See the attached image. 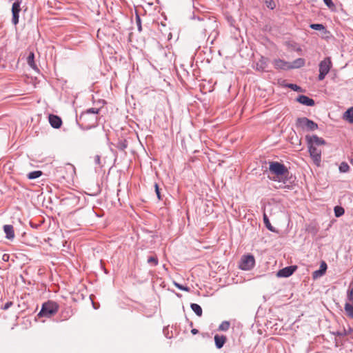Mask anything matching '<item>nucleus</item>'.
Masks as SVG:
<instances>
[{
    "mask_svg": "<svg viewBox=\"0 0 353 353\" xmlns=\"http://www.w3.org/2000/svg\"><path fill=\"white\" fill-rule=\"evenodd\" d=\"M72 315V312L70 309L65 310L61 312V317L63 320L68 319Z\"/></svg>",
    "mask_w": 353,
    "mask_h": 353,
    "instance_id": "nucleus-30",
    "label": "nucleus"
},
{
    "mask_svg": "<svg viewBox=\"0 0 353 353\" xmlns=\"http://www.w3.org/2000/svg\"><path fill=\"white\" fill-rule=\"evenodd\" d=\"M99 111V108H91L82 112L77 120L79 127L83 130H88L97 126Z\"/></svg>",
    "mask_w": 353,
    "mask_h": 353,
    "instance_id": "nucleus-1",
    "label": "nucleus"
},
{
    "mask_svg": "<svg viewBox=\"0 0 353 353\" xmlns=\"http://www.w3.org/2000/svg\"><path fill=\"white\" fill-rule=\"evenodd\" d=\"M296 101L300 103L307 106H314L315 104L314 100L305 95H299L296 98Z\"/></svg>",
    "mask_w": 353,
    "mask_h": 353,
    "instance_id": "nucleus-15",
    "label": "nucleus"
},
{
    "mask_svg": "<svg viewBox=\"0 0 353 353\" xmlns=\"http://www.w3.org/2000/svg\"><path fill=\"white\" fill-rule=\"evenodd\" d=\"M6 258H7V259H8V255H6V254H4V255L3 256V260H6Z\"/></svg>",
    "mask_w": 353,
    "mask_h": 353,
    "instance_id": "nucleus-43",
    "label": "nucleus"
},
{
    "mask_svg": "<svg viewBox=\"0 0 353 353\" xmlns=\"http://www.w3.org/2000/svg\"><path fill=\"white\" fill-rule=\"evenodd\" d=\"M269 170L271 173L276 175V176L270 178L271 180L276 181H278L276 178L279 176H284L285 179L283 180V182L285 183L289 174L288 169L285 165L278 161H272L270 162Z\"/></svg>",
    "mask_w": 353,
    "mask_h": 353,
    "instance_id": "nucleus-3",
    "label": "nucleus"
},
{
    "mask_svg": "<svg viewBox=\"0 0 353 353\" xmlns=\"http://www.w3.org/2000/svg\"><path fill=\"white\" fill-rule=\"evenodd\" d=\"M174 285L179 290H181L185 291V292H189L190 291V288L188 287H187V286H184V285H181V284L177 283H174Z\"/></svg>",
    "mask_w": 353,
    "mask_h": 353,
    "instance_id": "nucleus-36",
    "label": "nucleus"
},
{
    "mask_svg": "<svg viewBox=\"0 0 353 353\" xmlns=\"http://www.w3.org/2000/svg\"><path fill=\"white\" fill-rule=\"evenodd\" d=\"M58 310L59 305L56 302L48 301L43 303L38 316L49 318L56 314Z\"/></svg>",
    "mask_w": 353,
    "mask_h": 353,
    "instance_id": "nucleus-4",
    "label": "nucleus"
},
{
    "mask_svg": "<svg viewBox=\"0 0 353 353\" xmlns=\"http://www.w3.org/2000/svg\"><path fill=\"white\" fill-rule=\"evenodd\" d=\"M350 163L353 165V158L350 160Z\"/></svg>",
    "mask_w": 353,
    "mask_h": 353,
    "instance_id": "nucleus-44",
    "label": "nucleus"
},
{
    "mask_svg": "<svg viewBox=\"0 0 353 353\" xmlns=\"http://www.w3.org/2000/svg\"><path fill=\"white\" fill-rule=\"evenodd\" d=\"M305 61L303 58H298L290 63V69L301 68L305 65Z\"/></svg>",
    "mask_w": 353,
    "mask_h": 353,
    "instance_id": "nucleus-19",
    "label": "nucleus"
},
{
    "mask_svg": "<svg viewBox=\"0 0 353 353\" xmlns=\"http://www.w3.org/2000/svg\"><path fill=\"white\" fill-rule=\"evenodd\" d=\"M297 128L303 130L314 131L318 129V124L307 117H299L296 121Z\"/></svg>",
    "mask_w": 353,
    "mask_h": 353,
    "instance_id": "nucleus-6",
    "label": "nucleus"
},
{
    "mask_svg": "<svg viewBox=\"0 0 353 353\" xmlns=\"http://www.w3.org/2000/svg\"><path fill=\"white\" fill-rule=\"evenodd\" d=\"M3 230L8 239L12 240L14 238V228L12 225H5Z\"/></svg>",
    "mask_w": 353,
    "mask_h": 353,
    "instance_id": "nucleus-17",
    "label": "nucleus"
},
{
    "mask_svg": "<svg viewBox=\"0 0 353 353\" xmlns=\"http://www.w3.org/2000/svg\"><path fill=\"white\" fill-rule=\"evenodd\" d=\"M343 119L349 123H353V106L348 108L343 114Z\"/></svg>",
    "mask_w": 353,
    "mask_h": 353,
    "instance_id": "nucleus-18",
    "label": "nucleus"
},
{
    "mask_svg": "<svg viewBox=\"0 0 353 353\" xmlns=\"http://www.w3.org/2000/svg\"><path fill=\"white\" fill-rule=\"evenodd\" d=\"M230 327V323L228 321H223L219 326L218 330L226 332L229 330Z\"/></svg>",
    "mask_w": 353,
    "mask_h": 353,
    "instance_id": "nucleus-24",
    "label": "nucleus"
},
{
    "mask_svg": "<svg viewBox=\"0 0 353 353\" xmlns=\"http://www.w3.org/2000/svg\"><path fill=\"white\" fill-rule=\"evenodd\" d=\"M266 62L263 60V58H262L261 60H259L257 63H256V70H260V71H263L265 70V68H266Z\"/></svg>",
    "mask_w": 353,
    "mask_h": 353,
    "instance_id": "nucleus-26",
    "label": "nucleus"
},
{
    "mask_svg": "<svg viewBox=\"0 0 353 353\" xmlns=\"http://www.w3.org/2000/svg\"><path fill=\"white\" fill-rule=\"evenodd\" d=\"M263 222L265 223V227L270 231H272V232H274L275 231L274 227L271 225V223L270 222V220H269L268 216L265 214H263Z\"/></svg>",
    "mask_w": 353,
    "mask_h": 353,
    "instance_id": "nucleus-25",
    "label": "nucleus"
},
{
    "mask_svg": "<svg viewBox=\"0 0 353 353\" xmlns=\"http://www.w3.org/2000/svg\"><path fill=\"white\" fill-rule=\"evenodd\" d=\"M323 2L329 8H333L334 7L332 0H323Z\"/></svg>",
    "mask_w": 353,
    "mask_h": 353,
    "instance_id": "nucleus-38",
    "label": "nucleus"
},
{
    "mask_svg": "<svg viewBox=\"0 0 353 353\" xmlns=\"http://www.w3.org/2000/svg\"><path fill=\"white\" fill-rule=\"evenodd\" d=\"M199 23V28H201L205 37L209 34L208 39H211V43H213L217 37L219 32L217 31L218 23L214 18L204 17L201 19L198 18Z\"/></svg>",
    "mask_w": 353,
    "mask_h": 353,
    "instance_id": "nucleus-2",
    "label": "nucleus"
},
{
    "mask_svg": "<svg viewBox=\"0 0 353 353\" xmlns=\"http://www.w3.org/2000/svg\"><path fill=\"white\" fill-rule=\"evenodd\" d=\"M332 67V63L331 58L327 57L320 61L319 64V74L318 76L319 81H323L326 75L329 73L330 69Z\"/></svg>",
    "mask_w": 353,
    "mask_h": 353,
    "instance_id": "nucleus-5",
    "label": "nucleus"
},
{
    "mask_svg": "<svg viewBox=\"0 0 353 353\" xmlns=\"http://www.w3.org/2000/svg\"><path fill=\"white\" fill-rule=\"evenodd\" d=\"M334 214L336 217H340L345 213V210L343 207L336 206L334 207Z\"/></svg>",
    "mask_w": 353,
    "mask_h": 353,
    "instance_id": "nucleus-27",
    "label": "nucleus"
},
{
    "mask_svg": "<svg viewBox=\"0 0 353 353\" xmlns=\"http://www.w3.org/2000/svg\"><path fill=\"white\" fill-rule=\"evenodd\" d=\"M297 269V267L295 265H290L285 267L280 270H279L276 273V276L278 277H283L287 278L290 276Z\"/></svg>",
    "mask_w": 353,
    "mask_h": 353,
    "instance_id": "nucleus-11",
    "label": "nucleus"
},
{
    "mask_svg": "<svg viewBox=\"0 0 353 353\" xmlns=\"http://www.w3.org/2000/svg\"><path fill=\"white\" fill-rule=\"evenodd\" d=\"M264 3L270 10H274L276 8V3L273 0H265Z\"/></svg>",
    "mask_w": 353,
    "mask_h": 353,
    "instance_id": "nucleus-34",
    "label": "nucleus"
},
{
    "mask_svg": "<svg viewBox=\"0 0 353 353\" xmlns=\"http://www.w3.org/2000/svg\"><path fill=\"white\" fill-rule=\"evenodd\" d=\"M42 174L43 172L40 170L32 171L28 174V178L29 179H35L40 177Z\"/></svg>",
    "mask_w": 353,
    "mask_h": 353,
    "instance_id": "nucleus-23",
    "label": "nucleus"
},
{
    "mask_svg": "<svg viewBox=\"0 0 353 353\" xmlns=\"http://www.w3.org/2000/svg\"><path fill=\"white\" fill-rule=\"evenodd\" d=\"M254 264L255 259L252 255H244L241 259L239 267L241 270H250L254 266Z\"/></svg>",
    "mask_w": 353,
    "mask_h": 353,
    "instance_id": "nucleus-7",
    "label": "nucleus"
},
{
    "mask_svg": "<svg viewBox=\"0 0 353 353\" xmlns=\"http://www.w3.org/2000/svg\"><path fill=\"white\" fill-rule=\"evenodd\" d=\"M12 305H13V303L12 301H8L5 303V305L3 306L2 309L4 310H6L9 309Z\"/></svg>",
    "mask_w": 353,
    "mask_h": 353,
    "instance_id": "nucleus-40",
    "label": "nucleus"
},
{
    "mask_svg": "<svg viewBox=\"0 0 353 353\" xmlns=\"http://www.w3.org/2000/svg\"><path fill=\"white\" fill-rule=\"evenodd\" d=\"M288 88H291L292 90L294 91H301V88L296 84L290 83L288 85Z\"/></svg>",
    "mask_w": 353,
    "mask_h": 353,
    "instance_id": "nucleus-37",
    "label": "nucleus"
},
{
    "mask_svg": "<svg viewBox=\"0 0 353 353\" xmlns=\"http://www.w3.org/2000/svg\"><path fill=\"white\" fill-rule=\"evenodd\" d=\"M226 341L227 338L225 336L219 334H216L214 336L215 345L218 349H221V347H223Z\"/></svg>",
    "mask_w": 353,
    "mask_h": 353,
    "instance_id": "nucleus-16",
    "label": "nucleus"
},
{
    "mask_svg": "<svg viewBox=\"0 0 353 353\" xmlns=\"http://www.w3.org/2000/svg\"><path fill=\"white\" fill-rule=\"evenodd\" d=\"M306 140L307 141V145L319 146L325 144V141L317 135L306 136Z\"/></svg>",
    "mask_w": 353,
    "mask_h": 353,
    "instance_id": "nucleus-10",
    "label": "nucleus"
},
{
    "mask_svg": "<svg viewBox=\"0 0 353 353\" xmlns=\"http://www.w3.org/2000/svg\"><path fill=\"white\" fill-rule=\"evenodd\" d=\"M23 0H16L12 6V23L17 25L19 23V12L21 11V5Z\"/></svg>",
    "mask_w": 353,
    "mask_h": 353,
    "instance_id": "nucleus-9",
    "label": "nucleus"
},
{
    "mask_svg": "<svg viewBox=\"0 0 353 353\" xmlns=\"http://www.w3.org/2000/svg\"><path fill=\"white\" fill-rule=\"evenodd\" d=\"M136 23L137 26V29L140 32L141 31V21L139 15L138 14H136Z\"/></svg>",
    "mask_w": 353,
    "mask_h": 353,
    "instance_id": "nucleus-35",
    "label": "nucleus"
},
{
    "mask_svg": "<svg viewBox=\"0 0 353 353\" xmlns=\"http://www.w3.org/2000/svg\"><path fill=\"white\" fill-rule=\"evenodd\" d=\"M191 332H192V334H197V333L199 332V331H198V330H196V329H192V330H191Z\"/></svg>",
    "mask_w": 353,
    "mask_h": 353,
    "instance_id": "nucleus-42",
    "label": "nucleus"
},
{
    "mask_svg": "<svg viewBox=\"0 0 353 353\" xmlns=\"http://www.w3.org/2000/svg\"><path fill=\"white\" fill-rule=\"evenodd\" d=\"M347 299L353 303V285L351 284L347 292Z\"/></svg>",
    "mask_w": 353,
    "mask_h": 353,
    "instance_id": "nucleus-32",
    "label": "nucleus"
},
{
    "mask_svg": "<svg viewBox=\"0 0 353 353\" xmlns=\"http://www.w3.org/2000/svg\"><path fill=\"white\" fill-rule=\"evenodd\" d=\"M49 123L51 125V126L54 128L58 129L61 126L62 124V120L61 119L54 114H50L49 116Z\"/></svg>",
    "mask_w": 353,
    "mask_h": 353,
    "instance_id": "nucleus-14",
    "label": "nucleus"
},
{
    "mask_svg": "<svg viewBox=\"0 0 353 353\" xmlns=\"http://www.w3.org/2000/svg\"><path fill=\"white\" fill-rule=\"evenodd\" d=\"M310 155L316 166H320L321 162V150L317 147L308 145Z\"/></svg>",
    "mask_w": 353,
    "mask_h": 353,
    "instance_id": "nucleus-8",
    "label": "nucleus"
},
{
    "mask_svg": "<svg viewBox=\"0 0 353 353\" xmlns=\"http://www.w3.org/2000/svg\"><path fill=\"white\" fill-rule=\"evenodd\" d=\"M274 68L279 70H290V63L281 59H274L273 61Z\"/></svg>",
    "mask_w": 353,
    "mask_h": 353,
    "instance_id": "nucleus-12",
    "label": "nucleus"
},
{
    "mask_svg": "<svg viewBox=\"0 0 353 353\" xmlns=\"http://www.w3.org/2000/svg\"><path fill=\"white\" fill-rule=\"evenodd\" d=\"M190 307L198 316H202L203 310H202L201 307L199 305H198L196 303H191Z\"/></svg>",
    "mask_w": 353,
    "mask_h": 353,
    "instance_id": "nucleus-22",
    "label": "nucleus"
},
{
    "mask_svg": "<svg viewBox=\"0 0 353 353\" xmlns=\"http://www.w3.org/2000/svg\"><path fill=\"white\" fill-rule=\"evenodd\" d=\"M327 263L325 261H321L320 265V268L318 270H315L312 273V277L313 279H318L322 276H323L327 270Z\"/></svg>",
    "mask_w": 353,
    "mask_h": 353,
    "instance_id": "nucleus-13",
    "label": "nucleus"
},
{
    "mask_svg": "<svg viewBox=\"0 0 353 353\" xmlns=\"http://www.w3.org/2000/svg\"><path fill=\"white\" fill-rule=\"evenodd\" d=\"M147 261L149 264H151L153 266H157L159 263V260L155 256H149Z\"/></svg>",
    "mask_w": 353,
    "mask_h": 353,
    "instance_id": "nucleus-33",
    "label": "nucleus"
},
{
    "mask_svg": "<svg viewBox=\"0 0 353 353\" xmlns=\"http://www.w3.org/2000/svg\"><path fill=\"white\" fill-rule=\"evenodd\" d=\"M345 312L346 314L353 319V303H346L344 306Z\"/></svg>",
    "mask_w": 353,
    "mask_h": 353,
    "instance_id": "nucleus-21",
    "label": "nucleus"
},
{
    "mask_svg": "<svg viewBox=\"0 0 353 353\" xmlns=\"http://www.w3.org/2000/svg\"><path fill=\"white\" fill-rule=\"evenodd\" d=\"M128 147V142L126 140H121L117 143V148L123 151Z\"/></svg>",
    "mask_w": 353,
    "mask_h": 353,
    "instance_id": "nucleus-29",
    "label": "nucleus"
},
{
    "mask_svg": "<svg viewBox=\"0 0 353 353\" xmlns=\"http://www.w3.org/2000/svg\"><path fill=\"white\" fill-rule=\"evenodd\" d=\"M27 63L32 68L37 69V67L34 63V54L33 52H30L27 57Z\"/></svg>",
    "mask_w": 353,
    "mask_h": 353,
    "instance_id": "nucleus-20",
    "label": "nucleus"
},
{
    "mask_svg": "<svg viewBox=\"0 0 353 353\" xmlns=\"http://www.w3.org/2000/svg\"><path fill=\"white\" fill-rule=\"evenodd\" d=\"M94 163H95L96 164H98V165H99V164H100V163H101V157H100V156H99V155H96V156L94 157Z\"/></svg>",
    "mask_w": 353,
    "mask_h": 353,
    "instance_id": "nucleus-41",
    "label": "nucleus"
},
{
    "mask_svg": "<svg viewBox=\"0 0 353 353\" xmlns=\"http://www.w3.org/2000/svg\"><path fill=\"white\" fill-rule=\"evenodd\" d=\"M310 27L315 30H325V27L321 23H312Z\"/></svg>",
    "mask_w": 353,
    "mask_h": 353,
    "instance_id": "nucleus-31",
    "label": "nucleus"
},
{
    "mask_svg": "<svg viewBox=\"0 0 353 353\" xmlns=\"http://www.w3.org/2000/svg\"><path fill=\"white\" fill-rule=\"evenodd\" d=\"M339 169L340 172L345 173L349 171L350 166L347 164V163L343 161V162L341 163Z\"/></svg>",
    "mask_w": 353,
    "mask_h": 353,
    "instance_id": "nucleus-28",
    "label": "nucleus"
},
{
    "mask_svg": "<svg viewBox=\"0 0 353 353\" xmlns=\"http://www.w3.org/2000/svg\"><path fill=\"white\" fill-rule=\"evenodd\" d=\"M154 188H155V192H156V194H157V198L159 199V200H161V193H160V189H159V187L157 183H155L154 184Z\"/></svg>",
    "mask_w": 353,
    "mask_h": 353,
    "instance_id": "nucleus-39",
    "label": "nucleus"
}]
</instances>
